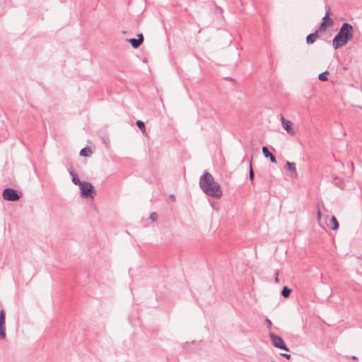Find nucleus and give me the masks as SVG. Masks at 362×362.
<instances>
[{
	"label": "nucleus",
	"instance_id": "1",
	"mask_svg": "<svg viewBox=\"0 0 362 362\" xmlns=\"http://www.w3.org/2000/svg\"><path fill=\"white\" fill-rule=\"evenodd\" d=\"M200 187L204 193L216 199H220L222 197V189L220 185L214 180L213 176L206 173L200 180Z\"/></svg>",
	"mask_w": 362,
	"mask_h": 362
},
{
	"label": "nucleus",
	"instance_id": "2",
	"mask_svg": "<svg viewBox=\"0 0 362 362\" xmlns=\"http://www.w3.org/2000/svg\"><path fill=\"white\" fill-rule=\"evenodd\" d=\"M354 28L348 23H344L337 35L334 37L332 41L333 47L337 49L345 45L349 41L353 38Z\"/></svg>",
	"mask_w": 362,
	"mask_h": 362
},
{
	"label": "nucleus",
	"instance_id": "3",
	"mask_svg": "<svg viewBox=\"0 0 362 362\" xmlns=\"http://www.w3.org/2000/svg\"><path fill=\"white\" fill-rule=\"evenodd\" d=\"M80 189L81 191V196L85 198H93V186L88 182L78 181Z\"/></svg>",
	"mask_w": 362,
	"mask_h": 362
},
{
	"label": "nucleus",
	"instance_id": "4",
	"mask_svg": "<svg viewBox=\"0 0 362 362\" xmlns=\"http://www.w3.org/2000/svg\"><path fill=\"white\" fill-rule=\"evenodd\" d=\"M3 198L8 201H17L19 199L20 196L17 192L11 188L5 189L2 193Z\"/></svg>",
	"mask_w": 362,
	"mask_h": 362
},
{
	"label": "nucleus",
	"instance_id": "5",
	"mask_svg": "<svg viewBox=\"0 0 362 362\" xmlns=\"http://www.w3.org/2000/svg\"><path fill=\"white\" fill-rule=\"evenodd\" d=\"M270 337H271L272 344L275 347H277V348H279L281 349H284L286 351L288 350V349L286 346L284 340L280 337L272 334H270Z\"/></svg>",
	"mask_w": 362,
	"mask_h": 362
},
{
	"label": "nucleus",
	"instance_id": "6",
	"mask_svg": "<svg viewBox=\"0 0 362 362\" xmlns=\"http://www.w3.org/2000/svg\"><path fill=\"white\" fill-rule=\"evenodd\" d=\"M282 126L284 129L286 131V132L291 136L296 134V129L293 127V124L289 121L286 119L284 117L281 118Z\"/></svg>",
	"mask_w": 362,
	"mask_h": 362
},
{
	"label": "nucleus",
	"instance_id": "7",
	"mask_svg": "<svg viewBox=\"0 0 362 362\" xmlns=\"http://www.w3.org/2000/svg\"><path fill=\"white\" fill-rule=\"evenodd\" d=\"M333 25V20L329 17V13L327 11L325 16L322 18V22L320 26V30H325L328 27Z\"/></svg>",
	"mask_w": 362,
	"mask_h": 362
},
{
	"label": "nucleus",
	"instance_id": "8",
	"mask_svg": "<svg viewBox=\"0 0 362 362\" xmlns=\"http://www.w3.org/2000/svg\"><path fill=\"white\" fill-rule=\"evenodd\" d=\"M139 39H129L127 41L132 45L134 48H138L144 41V37L142 34L138 35Z\"/></svg>",
	"mask_w": 362,
	"mask_h": 362
},
{
	"label": "nucleus",
	"instance_id": "9",
	"mask_svg": "<svg viewBox=\"0 0 362 362\" xmlns=\"http://www.w3.org/2000/svg\"><path fill=\"white\" fill-rule=\"evenodd\" d=\"M286 169L290 171L291 175L292 177H296L298 176V173L296 167V163L294 162H286Z\"/></svg>",
	"mask_w": 362,
	"mask_h": 362
},
{
	"label": "nucleus",
	"instance_id": "10",
	"mask_svg": "<svg viewBox=\"0 0 362 362\" xmlns=\"http://www.w3.org/2000/svg\"><path fill=\"white\" fill-rule=\"evenodd\" d=\"M327 226L330 229L333 230H336L339 228V223L335 216H333L331 217Z\"/></svg>",
	"mask_w": 362,
	"mask_h": 362
},
{
	"label": "nucleus",
	"instance_id": "11",
	"mask_svg": "<svg viewBox=\"0 0 362 362\" xmlns=\"http://www.w3.org/2000/svg\"><path fill=\"white\" fill-rule=\"evenodd\" d=\"M262 153L265 157H267V158L269 157L270 158V160L272 163H276V158L274 157V156L272 155V153H271L269 151L268 148L266 146H264L262 148Z\"/></svg>",
	"mask_w": 362,
	"mask_h": 362
},
{
	"label": "nucleus",
	"instance_id": "12",
	"mask_svg": "<svg viewBox=\"0 0 362 362\" xmlns=\"http://www.w3.org/2000/svg\"><path fill=\"white\" fill-rule=\"evenodd\" d=\"M318 37V35L317 33H311L308 35L306 38V41L308 44H313Z\"/></svg>",
	"mask_w": 362,
	"mask_h": 362
},
{
	"label": "nucleus",
	"instance_id": "13",
	"mask_svg": "<svg viewBox=\"0 0 362 362\" xmlns=\"http://www.w3.org/2000/svg\"><path fill=\"white\" fill-rule=\"evenodd\" d=\"M79 154L81 156L88 157L92 154V151L88 148H84L81 150Z\"/></svg>",
	"mask_w": 362,
	"mask_h": 362
},
{
	"label": "nucleus",
	"instance_id": "14",
	"mask_svg": "<svg viewBox=\"0 0 362 362\" xmlns=\"http://www.w3.org/2000/svg\"><path fill=\"white\" fill-rule=\"evenodd\" d=\"M6 315L4 310L0 312V325L6 326Z\"/></svg>",
	"mask_w": 362,
	"mask_h": 362
},
{
	"label": "nucleus",
	"instance_id": "15",
	"mask_svg": "<svg viewBox=\"0 0 362 362\" xmlns=\"http://www.w3.org/2000/svg\"><path fill=\"white\" fill-rule=\"evenodd\" d=\"M291 293V289L287 286H284L282 289L281 294L284 298H288Z\"/></svg>",
	"mask_w": 362,
	"mask_h": 362
},
{
	"label": "nucleus",
	"instance_id": "16",
	"mask_svg": "<svg viewBox=\"0 0 362 362\" xmlns=\"http://www.w3.org/2000/svg\"><path fill=\"white\" fill-rule=\"evenodd\" d=\"M329 74V72L327 71L323 72V73H321L319 74V79L322 81H327V75Z\"/></svg>",
	"mask_w": 362,
	"mask_h": 362
},
{
	"label": "nucleus",
	"instance_id": "17",
	"mask_svg": "<svg viewBox=\"0 0 362 362\" xmlns=\"http://www.w3.org/2000/svg\"><path fill=\"white\" fill-rule=\"evenodd\" d=\"M136 125L137 127L141 129V131L145 134L146 133V128H145V125H144V123L141 121V120H137L136 121Z\"/></svg>",
	"mask_w": 362,
	"mask_h": 362
},
{
	"label": "nucleus",
	"instance_id": "18",
	"mask_svg": "<svg viewBox=\"0 0 362 362\" xmlns=\"http://www.w3.org/2000/svg\"><path fill=\"white\" fill-rule=\"evenodd\" d=\"M6 338V326L0 325V339H4Z\"/></svg>",
	"mask_w": 362,
	"mask_h": 362
},
{
	"label": "nucleus",
	"instance_id": "19",
	"mask_svg": "<svg viewBox=\"0 0 362 362\" xmlns=\"http://www.w3.org/2000/svg\"><path fill=\"white\" fill-rule=\"evenodd\" d=\"M254 177V173L252 168V160L250 162V179L252 180Z\"/></svg>",
	"mask_w": 362,
	"mask_h": 362
},
{
	"label": "nucleus",
	"instance_id": "20",
	"mask_svg": "<svg viewBox=\"0 0 362 362\" xmlns=\"http://www.w3.org/2000/svg\"><path fill=\"white\" fill-rule=\"evenodd\" d=\"M322 214L320 209L317 210V221L320 225H321V218H322Z\"/></svg>",
	"mask_w": 362,
	"mask_h": 362
},
{
	"label": "nucleus",
	"instance_id": "21",
	"mask_svg": "<svg viewBox=\"0 0 362 362\" xmlns=\"http://www.w3.org/2000/svg\"><path fill=\"white\" fill-rule=\"evenodd\" d=\"M72 181L74 182V183L75 185H78V181H80L78 178L74 177L73 179H72Z\"/></svg>",
	"mask_w": 362,
	"mask_h": 362
},
{
	"label": "nucleus",
	"instance_id": "22",
	"mask_svg": "<svg viewBox=\"0 0 362 362\" xmlns=\"http://www.w3.org/2000/svg\"><path fill=\"white\" fill-rule=\"evenodd\" d=\"M281 356H284L285 358H286L287 359H290L291 358V355L290 354H281Z\"/></svg>",
	"mask_w": 362,
	"mask_h": 362
},
{
	"label": "nucleus",
	"instance_id": "23",
	"mask_svg": "<svg viewBox=\"0 0 362 362\" xmlns=\"http://www.w3.org/2000/svg\"><path fill=\"white\" fill-rule=\"evenodd\" d=\"M156 214H152L151 215V218L152 221H154L156 220Z\"/></svg>",
	"mask_w": 362,
	"mask_h": 362
},
{
	"label": "nucleus",
	"instance_id": "24",
	"mask_svg": "<svg viewBox=\"0 0 362 362\" xmlns=\"http://www.w3.org/2000/svg\"><path fill=\"white\" fill-rule=\"evenodd\" d=\"M267 325H269V326L272 325V322L269 320H267Z\"/></svg>",
	"mask_w": 362,
	"mask_h": 362
},
{
	"label": "nucleus",
	"instance_id": "25",
	"mask_svg": "<svg viewBox=\"0 0 362 362\" xmlns=\"http://www.w3.org/2000/svg\"><path fill=\"white\" fill-rule=\"evenodd\" d=\"M275 281H276V282H279L278 274H276V276Z\"/></svg>",
	"mask_w": 362,
	"mask_h": 362
},
{
	"label": "nucleus",
	"instance_id": "26",
	"mask_svg": "<svg viewBox=\"0 0 362 362\" xmlns=\"http://www.w3.org/2000/svg\"><path fill=\"white\" fill-rule=\"evenodd\" d=\"M352 358L353 359H356V356H352Z\"/></svg>",
	"mask_w": 362,
	"mask_h": 362
}]
</instances>
